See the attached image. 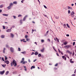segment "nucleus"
<instances>
[{
	"label": "nucleus",
	"mask_w": 76,
	"mask_h": 76,
	"mask_svg": "<svg viewBox=\"0 0 76 76\" xmlns=\"http://www.w3.org/2000/svg\"><path fill=\"white\" fill-rule=\"evenodd\" d=\"M66 26L68 28H70V26H69V24H66Z\"/></svg>",
	"instance_id": "28"
},
{
	"label": "nucleus",
	"mask_w": 76,
	"mask_h": 76,
	"mask_svg": "<svg viewBox=\"0 0 76 76\" xmlns=\"http://www.w3.org/2000/svg\"><path fill=\"white\" fill-rule=\"evenodd\" d=\"M35 66H32L31 68V70H32V69H35Z\"/></svg>",
	"instance_id": "12"
},
{
	"label": "nucleus",
	"mask_w": 76,
	"mask_h": 76,
	"mask_svg": "<svg viewBox=\"0 0 76 76\" xmlns=\"http://www.w3.org/2000/svg\"><path fill=\"white\" fill-rule=\"evenodd\" d=\"M13 48H10V51H11V52H13Z\"/></svg>",
	"instance_id": "11"
},
{
	"label": "nucleus",
	"mask_w": 76,
	"mask_h": 76,
	"mask_svg": "<svg viewBox=\"0 0 76 76\" xmlns=\"http://www.w3.org/2000/svg\"><path fill=\"white\" fill-rule=\"evenodd\" d=\"M49 32V31H48V30L47 31V32L46 33V34L45 35V36H46V35H47V34H48Z\"/></svg>",
	"instance_id": "19"
},
{
	"label": "nucleus",
	"mask_w": 76,
	"mask_h": 76,
	"mask_svg": "<svg viewBox=\"0 0 76 76\" xmlns=\"http://www.w3.org/2000/svg\"><path fill=\"white\" fill-rule=\"evenodd\" d=\"M34 30L32 29V34H33V32H34Z\"/></svg>",
	"instance_id": "52"
},
{
	"label": "nucleus",
	"mask_w": 76,
	"mask_h": 76,
	"mask_svg": "<svg viewBox=\"0 0 76 76\" xmlns=\"http://www.w3.org/2000/svg\"><path fill=\"white\" fill-rule=\"evenodd\" d=\"M70 14L72 18H73L74 16L75 12L74 11H72L70 13Z\"/></svg>",
	"instance_id": "2"
},
{
	"label": "nucleus",
	"mask_w": 76,
	"mask_h": 76,
	"mask_svg": "<svg viewBox=\"0 0 76 76\" xmlns=\"http://www.w3.org/2000/svg\"><path fill=\"white\" fill-rule=\"evenodd\" d=\"M24 40H25V39H23L22 40H21L20 41L21 42L23 41V42H26V41H25Z\"/></svg>",
	"instance_id": "13"
},
{
	"label": "nucleus",
	"mask_w": 76,
	"mask_h": 76,
	"mask_svg": "<svg viewBox=\"0 0 76 76\" xmlns=\"http://www.w3.org/2000/svg\"><path fill=\"white\" fill-rule=\"evenodd\" d=\"M67 44V42H65L64 43V45H66Z\"/></svg>",
	"instance_id": "26"
},
{
	"label": "nucleus",
	"mask_w": 76,
	"mask_h": 76,
	"mask_svg": "<svg viewBox=\"0 0 76 76\" xmlns=\"http://www.w3.org/2000/svg\"><path fill=\"white\" fill-rule=\"evenodd\" d=\"M65 56H62V57L63 58V59H64V60H66V58L65 57Z\"/></svg>",
	"instance_id": "16"
},
{
	"label": "nucleus",
	"mask_w": 76,
	"mask_h": 76,
	"mask_svg": "<svg viewBox=\"0 0 76 76\" xmlns=\"http://www.w3.org/2000/svg\"><path fill=\"white\" fill-rule=\"evenodd\" d=\"M11 36L12 37H14V35H13L12 34H11Z\"/></svg>",
	"instance_id": "31"
},
{
	"label": "nucleus",
	"mask_w": 76,
	"mask_h": 76,
	"mask_svg": "<svg viewBox=\"0 0 76 76\" xmlns=\"http://www.w3.org/2000/svg\"><path fill=\"white\" fill-rule=\"evenodd\" d=\"M25 1V0H22L21 1V3H23V1Z\"/></svg>",
	"instance_id": "41"
},
{
	"label": "nucleus",
	"mask_w": 76,
	"mask_h": 76,
	"mask_svg": "<svg viewBox=\"0 0 76 76\" xmlns=\"http://www.w3.org/2000/svg\"><path fill=\"white\" fill-rule=\"evenodd\" d=\"M21 50H20V48H18V51H20Z\"/></svg>",
	"instance_id": "37"
},
{
	"label": "nucleus",
	"mask_w": 76,
	"mask_h": 76,
	"mask_svg": "<svg viewBox=\"0 0 76 76\" xmlns=\"http://www.w3.org/2000/svg\"><path fill=\"white\" fill-rule=\"evenodd\" d=\"M2 15L3 16H8V14H3Z\"/></svg>",
	"instance_id": "14"
},
{
	"label": "nucleus",
	"mask_w": 76,
	"mask_h": 76,
	"mask_svg": "<svg viewBox=\"0 0 76 76\" xmlns=\"http://www.w3.org/2000/svg\"><path fill=\"white\" fill-rule=\"evenodd\" d=\"M1 65L3 66V67H6V64H4V65H3L1 64Z\"/></svg>",
	"instance_id": "24"
},
{
	"label": "nucleus",
	"mask_w": 76,
	"mask_h": 76,
	"mask_svg": "<svg viewBox=\"0 0 76 76\" xmlns=\"http://www.w3.org/2000/svg\"><path fill=\"white\" fill-rule=\"evenodd\" d=\"M34 54L35 55H38V52H35L34 53Z\"/></svg>",
	"instance_id": "32"
},
{
	"label": "nucleus",
	"mask_w": 76,
	"mask_h": 76,
	"mask_svg": "<svg viewBox=\"0 0 76 76\" xmlns=\"http://www.w3.org/2000/svg\"><path fill=\"white\" fill-rule=\"evenodd\" d=\"M28 61L29 62V63H30L31 62V60H30V59H28Z\"/></svg>",
	"instance_id": "44"
},
{
	"label": "nucleus",
	"mask_w": 76,
	"mask_h": 76,
	"mask_svg": "<svg viewBox=\"0 0 76 76\" xmlns=\"http://www.w3.org/2000/svg\"><path fill=\"white\" fill-rule=\"evenodd\" d=\"M7 58L6 57H5V60H7Z\"/></svg>",
	"instance_id": "46"
},
{
	"label": "nucleus",
	"mask_w": 76,
	"mask_h": 76,
	"mask_svg": "<svg viewBox=\"0 0 76 76\" xmlns=\"http://www.w3.org/2000/svg\"><path fill=\"white\" fill-rule=\"evenodd\" d=\"M56 55H57V56H59V55L58 54V53H56Z\"/></svg>",
	"instance_id": "47"
},
{
	"label": "nucleus",
	"mask_w": 76,
	"mask_h": 76,
	"mask_svg": "<svg viewBox=\"0 0 76 76\" xmlns=\"http://www.w3.org/2000/svg\"><path fill=\"white\" fill-rule=\"evenodd\" d=\"M21 16H22V15H18V18H19V17H21Z\"/></svg>",
	"instance_id": "38"
},
{
	"label": "nucleus",
	"mask_w": 76,
	"mask_h": 76,
	"mask_svg": "<svg viewBox=\"0 0 76 76\" xmlns=\"http://www.w3.org/2000/svg\"><path fill=\"white\" fill-rule=\"evenodd\" d=\"M25 60V58H22V60L21 61V63H23V61H24V60Z\"/></svg>",
	"instance_id": "10"
},
{
	"label": "nucleus",
	"mask_w": 76,
	"mask_h": 76,
	"mask_svg": "<svg viewBox=\"0 0 76 76\" xmlns=\"http://www.w3.org/2000/svg\"><path fill=\"white\" fill-rule=\"evenodd\" d=\"M6 50V48H4V50H3V52L4 53H5V50Z\"/></svg>",
	"instance_id": "25"
},
{
	"label": "nucleus",
	"mask_w": 76,
	"mask_h": 76,
	"mask_svg": "<svg viewBox=\"0 0 76 76\" xmlns=\"http://www.w3.org/2000/svg\"><path fill=\"white\" fill-rule=\"evenodd\" d=\"M3 7V5H1L0 6V7H1V8Z\"/></svg>",
	"instance_id": "35"
},
{
	"label": "nucleus",
	"mask_w": 76,
	"mask_h": 76,
	"mask_svg": "<svg viewBox=\"0 0 76 76\" xmlns=\"http://www.w3.org/2000/svg\"><path fill=\"white\" fill-rule=\"evenodd\" d=\"M65 56L66 57H67V55H65Z\"/></svg>",
	"instance_id": "64"
},
{
	"label": "nucleus",
	"mask_w": 76,
	"mask_h": 76,
	"mask_svg": "<svg viewBox=\"0 0 76 76\" xmlns=\"http://www.w3.org/2000/svg\"><path fill=\"white\" fill-rule=\"evenodd\" d=\"M28 36L26 35L25 36V38H26V39L28 38Z\"/></svg>",
	"instance_id": "34"
},
{
	"label": "nucleus",
	"mask_w": 76,
	"mask_h": 76,
	"mask_svg": "<svg viewBox=\"0 0 76 76\" xmlns=\"http://www.w3.org/2000/svg\"><path fill=\"white\" fill-rule=\"evenodd\" d=\"M6 47H9V46H8V45H6Z\"/></svg>",
	"instance_id": "63"
},
{
	"label": "nucleus",
	"mask_w": 76,
	"mask_h": 76,
	"mask_svg": "<svg viewBox=\"0 0 76 76\" xmlns=\"http://www.w3.org/2000/svg\"><path fill=\"white\" fill-rule=\"evenodd\" d=\"M28 17V15H26L25 17L23 18V21H25L26 19V18Z\"/></svg>",
	"instance_id": "6"
},
{
	"label": "nucleus",
	"mask_w": 76,
	"mask_h": 76,
	"mask_svg": "<svg viewBox=\"0 0 76 76\" xmlns=\"http://www.w3.org/2000/svg\"><path fill=\"white\" fill-rule=\"evenodd\" d=\"M70 62L71 63H74V61H72V59H70Z\"/></svg>",
	"instance_id": "7"
},
{
	"label": "nucleus",
	"mask_w": 76,
	"mask_h": 76,
	"mask_svg": "<svg viewBox=\"0 0 76 76\" xmlns=\"http://www.w3.org/2000/svg\"><path fill=\"white\" fill-rule=\"evenodd\" d=\"M6 64H9V61H8V62H7V63H6Z\"/></svg>",
	"instance_id": "45"
},
{
	"label": "nucleus",
	"mask_w": 76,
	"mask_h": 76,
	"mask_svg": "<svg viewBox=\"0 0 76 76\" xmlns=\"http://www.w3.org/2000/svg\"><path fill=\"white\" fill-rule=\"evenodd\" d=\"M13 4L12 3H11L10 4V6L7 7V8H9V7H10L11 6H13Z\"/></svg>",
	"instance_id": "15"
},
{
	"label": "nucleus",
	"mask_w": 76,
	"mask_h": 76,
	"mask_svg": "<svg viewBox=\"0 0 76 76\" xmlns=\"http://www.w3.org/2000/svg\"><path fill=\"white\" fill-rule=\"evenodd\" d=\"M76 72V69H75L74 71V73H75Z\"/></svg>",
	"instance_id": "57"
},
{
	"label": "nucleus",
	"mask_w": 76,
	"mask_h": 76,
	"mask_svg": "<svg viewBox=\"0 0 76 76\" xmlns=\"http://www.w3.org/2000/svg\"><path fill=\"white\" fill-rule=\"evenodd\" d=\"M9 71H7L6 73V75H7L9 74Z\"/></svg>",
	"instance_id": "22"
},
{
	"label": "nucleus",
	"mask_w": 76,
	"mask_h": 76,
	"mask_svg": "<svg viewBox=\"0 0 76 76\" xmlns=\"http://www.w3.org/2000/svg\"><path fill=\"white\" fill-rule=\"evenodd\" d=\"M44 7H45V9H47V7H46V6L45 5H44Z\"/></svg>",
	"instance_id": "40"
},
{
	"label": "nucleus",
	"mask_w": 76,
	"mask_h": 76,
	"mask_svg": "<svg viewBox=\"0 0 76 76\" xmlns=\"http://www.w3.org/2000/svg\"><path fill=\"white\" fill-rule=\"evenodd\" d=\"M58 50L59 53H61V51H60V49H58Z\"/></svg>",
	"instance_id": "49"
},
{
	"label": "nucleus",
	"mask_w": 76,
	"mask_h": 76,
	"mask_svg": "<svg viewBox=\"0 0 76 76\" xmlns=\"http://www.w3.org/2000/svg\"><path fill=\"white\" fill-rule=\"evenodd\" d=\"M56 41L58 42H59V39L57 38L56 37Z\"/></svg>",
	"instance_id": "18"
},
{
	"label": "nucleus",
	"mask_w": 76,
	"mask_h": 76,
	"mask_svg": "<svg viewBox=\"0 0 76 76\" xmlns=\"http://www.w3.org/2000/svg\"><path fill=\"white\" fill-rule=\"evenodd\" d=\"M34 53L32 52V53L31 55H34Z\"/></svg>",
	"instance_id": "55"
},
{
	"label": "nucleus",
	"mask_w": 76,
	"mask_h": 76,
	"mask_svg": "<svg viewBox=\"0 0 76 76\" xmlns=\"http://www.w3.org/2000/svg\"><path fill=\"white\" fill-rule=\"evenodd\" d=\"M38 57H40L41 56V54H39L38 55Z\"/></svg>",
	"instance_id": "30"
},
{
	"label": "nucleus",
	"mask_w": 76,
	"mask_h": 76,
	"mask_svg": "<svg viewBox=\"0 0 76 76\" xmlns=\"http://www.w3.org/2000/svg\"><path fill=\"white\" fill-rule=\"evenodd\" d=\"M26 41H29L30 40V39L27 38L26 39Z\"/></svg>",
	"instance_id": "33"
},
{
	"label": "nucleus",
	"mask_w": 76,
	"mask_h": 76,
	"mask_svg": "<svg viewBox=\"0 0 76 76\" xmlns=\"http://www.w3.org/2000/svg\"><path fill=\"white\" fill-rule=\"evenodd\" d=\"M75 45V42H74L73 43V45Z\"/></svg>",
	"instance_id": "43"
},
{
	"label": "nucleus",
	"mask_w": 76,
	"mask_h": 76,
	"mask_svg": "<svg viewBox=\"0 0 76 76\" xmlns=\"http://www.w3.org/2000/svg\"><path fill=\"white\" fill-rule=\"evenodd\" d=\"M21 53H22L23 54H24H24H25V53H24V52H22Z\"/></svg>",
	"instance_id": "62"
},
{
	"label": "nucleus",
	"mask_w": 76,
	"mask_h": 76,
	"mask_svg": "<svg viewBox=\"0 0 76 76\" xmlns=\"http://www.w3.org/2000/svg\"><path fill=\"white\" fill-rule=\"evenodd\" d=\"M64 28H66L67 27L66 24H64Z\"/></svg>",
	"instance_id": "20"
},
{
	"label": "nucleus",
	"mask_w": 76,
	"mask_h": 76,
	"mask_svg": "<svg viewBox=\"0 0 76 76\" xmlns=\"http://www.w3.org/2000/svg\"><path fill=\"white\" fill-rule=\"evenodd\" d=\"M66 37H69V34H66Z\"/></svg>",
	"instance_id": "59"
},
{
	"label": "nucleus",
	"mask_w": 76,
	"mask_h": 76,
	"mask_svg": "<svg viewBox=\"0 0 76 76\" xmlns=\"http://www.w3.org/2000/svg\"><path fill=\"white\" fill-rule=\"evenodd\" d=\"M23 64H25L26 63H27V61H23Z\"/></svg>",
	"instance_id": "17"
},
{
	"label": "nucleus",
	"mask_w": 76,
	"mask_h": 76,
	"mask_svg": "<svg viewBox=\"0 0 76 76\" xmlns=\"http://www.w3.org/2000/svg\"><path fill=\"white\" fill-rule=\"evenodd\" d=\"M14 19H16V17L15 16H13Z\"/></svg>",
	"instance_id": "48"
},
{
	"label": "nucleus",
	"mask_w": 76,
	"mask_h": 76,
	"mask_svg": "<svg viewBox=\"0 0 76 76\" xmlns=\"http://www.w3.org/2000/svg\"><path fill=\"white\" fill-rule=\"evenodd\" d=\"M37 61V59H36L34 60L33 61H34V62H35V61Z\"/></svg>",
	"instance_id": "51"
},
{
	"label": "nucleus",
	"mask_w": 76,
	"mask_h": 76,
	"mask_svg": "<svg viewBox=\"0 0 76 76\" xmlns=\"http://www.w3.org/2000/svg\"><path fill=\"white\" fill-rule=\"evenodd\" d=\"M67 8L68 9V10H72L73 9L72 8V7H69V6H68L67 7Z\"/></svg>",
	"instance_id": "4"
},
{
	"label": "nucleus",
	"mask_w": 76,
	"mask_h": 76,
	"mask_svg": "<svg viewBox=\"0 0 76 76\" xmlns=\"http://www.w3.org/2000/svg\"><path fill=\"white\" fill-rule=\"evenodd\" d=\"M4 73V71H1L0 72V74L1 75H3Z\"/></svg>",
	"instance_id": "5"
},
{
	"label": "nucleus",
	"mask_w": 76,
	"mask_h": 76,
	"mask_svg": "<svg viewBox=\"0 0 76 76\" xmlns=\"http://www.w3.org/2000/svg\"><path fill=\"white\" fill-rule=\"evenodd\" d=\"M11 31H12V30H11V29H9L7 30L6 31L7 32H10Z\"/></svg>",
	"instance_id": "8"
},
{
	"label": "nucleus",
	"mask_w": 76,
	"mask_h": 76,
	"mask_svg": "<svg viewBox=\"0 0 76 76\" xmlns=\"http://www.w3.org/2000/svg\"><path fill=\"white\" fill-rule=\"evenodd\" d=\"M44 48H43V49L41 50V52H44Z\"/></svg>",
	"instance_id": "27"
},
{
	"label": "nucleus",
	"mask_w": 76,
	"mask_h": 76,
	"mask_svg": "<svg viewBox=\"0 0 76 76\" xmlns=\"http://www.w3.org/2000/svg\"><path fill=\"white\" fill-rule=\"evenodd\" d=\"M68 14H70V10H68Z\"/></svg>",
	"instance_id": "36"
},
{
	"label": "nucleus",
	"mask_w": 76,
	"mask_h": 76,
	"mask_svg": "<svg viewBox=\"0 0 76 76\" xmlns=\"http://www.w3.org/2000/svg\"><path fill=\"white\" fill-rule=\"evenodd\" d=\"M71 6H74V4H71Z\"/></svg>",
	"instance_id": "53"
},
{
	"label": "nucleus",
	"mask_w": 76,
	"mask_h": 76,
	"mask_svg": "<svg viewBox=\"0 0 76 76\" xmlns=\"http://www.w3.org/2000/svg\"><path fill=\"white\" fill-rule=\"evenodd\" d=\"M75 55V53L74 52H73V53H72V56Z\"/></svg>",
	"instance_id": "56"
},
{
	"label": "nucleus",
	"mask_w": 76,
	"mask_h": 76,
	"mask_svg": "<svg viewBox=\"0 0 76 76\" xmlns=\"http://www.w3.org/2000/svg\"><path fill=\"white\" fill-rule=\"evenodd\" d=\"M13 3V4H17V2L16 1H14Z\"/></svg>",
	"instance_id": "23"
},
{
	"label": "nucleus",
	"mask_w": 76,
	"mask_h": 76,
	"mask_svg": "<svg viewBox=\"0 0 76 76\" xmlns=\"http://www.w3.org/2000/svg\"><path fill=\"white\" fill-rule=\"evenodd\" d=\"M71 47V45H67L65 46L64 47V48H66L67 49H69V47Z\"/></svg>",
	"instance_id": "3"
},
{
	"label": "nucleus",
	"mask_w": 76,
	"mask_h": 76,
	"mask_svg": "<svg viewBox=\"0 0 76 76\" xmlns=\"http://www.w3.org/2000/svg\"><path fill=\"white\" fill-rule=\"evenodd\" d=\"M8 61H4V62L7 63V62H8Z\"/></svg>",
	"instance_id": "42"
},
{
	"label": "nucleus",
	"mask_w": 76,
	"mask_h": 76,
	"mask_svg": "<svg viewBox=\"0 0 76 76\" xmlns=\"http://www.w3.org/2000/svg\"><path fill=\"white\" fill-rule=\"evenodd\" d=\"M8 8V9H10L11 8V7H9Z\"/></svg>",
	"instance_id": "61"
},
{
	"label": "nucleus",
	"mask_w": 76,
	"mask_h": 76,
	"mask_svg": "<svg viewBox=\"0 0 76 76\" xmlns=\"http://www.w3.org/2000/svg\"><path fill=\"white\" fill-rule=\"evenodd\" d=\"M55 18H56V19H58L59 18V17L56 16L55 17Z\"/></svg>",
	"instance_id": "21"
},
{
	"label": "nucleus",
	"mask_w": 76,
	"mask_h": 76,
	"mask_svg": "<svg viewBox=\"0 0 76 76\" xmlns=\"http://www.w3.org/2000/svg\"><path fill=\"white\" fill-rule=\"evenodd\" d=\"M42 42H44V40L43 39H42L41 40Z\"/></svg>",
	"instance_id": "39"
},
{
	"label": "nucleus",
	"mask_w": 76,
	"mask_h": 76,
	"mask_svg": "<svg viewBox=\"0 0 76 76\" xmlns=\"http://www.w3.org/2000/svg\"><path fill=\"white\" fill-rule=\"evenodd\" d=\"M3 29H5V27H4V26H3Z\"/></svg>",
	"instance_id": "60"
},
{
	"label": "nucleus",
	"mask_w": 76,
	"mask_h": 76,
	"mask_svg": "<svg viewBox=\"0 0 76 76\" xmlns=\"http://www.w3.org/2000/svg\"><path fill=\"white\" fill-rule=\"evenodd\" d=\"M72 76H75V74H73L72 75Z\"/></svg>",
	"instance_id": "54"
},
{
	"label": "nucleus",
	"mask_w": 76,
	"mask_h": 76,
	"mask_svg": "<svg viewBox=\"0 0 76 76\" xmlns=\"http://www.w3.org/2000/svg\"><path fill=\"white\" fill-rule=\"evenodd\" d=\"M2 60L3 61H4V58L3 57L2 58Z\"/></svg>",
	"instance_id": "58"
},
{
	"label": "nucleus",
	"mask_w": 76,
	"mask_h": 76,
	"mask_svg": "<svg viewBox=\"0 0 76 76\" xmlns=\"http://www.w3.org/2000/svg\"><path fill=\"white\" fill-rule=\"evenodd\" d=\"M13 64V65L15 67H16V66H17V64L16 63V61L15 60H13L12 63H11V66H13V64Z\"/></svg>",
	"instance_id": "1"
},
{
	"label": "nucleus",
	"mask_w": 76,
	"mask_h": 76,
	"mask_svg": "<svg viewBox=\"0 0 76 76\" xmlns=\"http://www.w3.org/2000/svg\"><path fill=\"white\" fill-rule=\"evenodd\" d=\"M66 52V53H69L70 54H72V52H71L70 51H69V50H67Z\"/></svg>",
	"instance_id": "9"
},
{
	"label": "nucleus",
	"mask_w": 76,
	"mask_h": 76,
	"mask_svg": "<svg viewBox=\"0 0 76 76\" xmlns=\"http://www.w3.org/2000/svg\"><path fill=\"white\" fill-rule=\"evenodd\" d=\"M58 66V64H56L55 65V66Z\"/></svg>",
	"instance_id": "50"
},
{
	"label": "nucleus",
	"mask_w": 76,
	"mask_h": 76,
	"mask_svg": "<svg viewBox=\"0 0 76 76\" xmlns=\"http://www.w3.org/2000/svg\"><path fill=\"white\" fill-rule=\"evenodd\" d=\"M1 38H4V35H2L1 36Z\"/></svg>",
	"instance_id": "29"
}]
</instances>
